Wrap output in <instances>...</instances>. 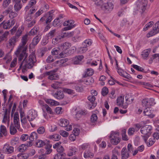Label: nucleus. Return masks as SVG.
<instances>
[{"label": "nucleus", "instance_id": "f257e3e1", "mask_svg": "<svg viewBox=\"0 0 159 159\" xmlns=\"http://www.w3.org/2000/svg\"><path fill=\"white\" fill-rule=\"evenodd\" d=\"M28 34H26L23 35L21 39V43L19 45L16 51L15 52V54L18 56V60L21 61L24 56L26 57V53L27 47L25 45L28 40Z\"/></svg>", "mask_w": 159, "mask_h": 159}, {"label": "nucleus", "instance_id": "f03ea898", "mask_svg": "<svg viewBox=\"0 0 159 159\" xmlns=\"http://www.w3.org/2000/svg\"><path fill=\"white\" fill-rule=\"evenodd\" d=\"M26 57L24 56L23 58L24 59L22 61L23 64H24L23 71H26V68H31L34 66V64L36 61V59L34 55V54H30L28 58H26L28 56V54Z\"/></svg>", "mask_w": 159, "mask_h": 159}, {"label": "nucleus", "instance_id": "7ed1b4c3", "mask_svg": "<svg viewBox=\"0 0 159 159\" xmlns=\"http://www.w3.org/2000/svg\"><path fill=\"white\" fill-rule=\"evenodd\" d=\"M152 127L151 125H147L142 126L140 129L142 136L145 142L148 140L152 132Z\"/></svg>", "mask_w": 159, "mask_h": 159}, {"label": "nucleus", "instance_id": "20e7f679", "mask_svg": "<svg viewBox=\"0 0 159 159\" xmlns=\"http://www.w3.org/2000/svg\"><path fill=\"white\" fill-rule=\"evenodd\" d=\"M96 5L101 7L107 13H110L113 10L114 5L112 2H104L102 0H100L98 2H96Z\"/></svg>", "mask_w": 159, "mask_h": 159}, {"label": "nucleus", "instance_id": "39448f33", "mask_svg": "<svg viewBox=\"0 0 159 159\" xmlns=\"http://www.w3.org/2000/svg\"><path fill=\"white\" fill-rule=\"evenodd\" d=\"M36 3V0H30L25 8L24 10L25 12L30 14H32L34 13L36 11L35 6Z\"/></svg>", "mask_w": 159, "mask_h": 159}, {"label": "nucleus", "instance_id": "423d86ee", "mask_svg": "<svg viewBox=\"0 0 159 159\" xmlns=\"http://www.w3.org/2000/svg\"><path fill=\"white\" fill-rule=\"evenodd\" d=\"M148 4L147 0H139L136 2V9L141 13L144 12Z\"/></svg>", "mask_w": 159, "mask_h": 159}, {"label": "nucleus", "instance_id": "0eeeda50", "mask_svg": "<svg viewBox=\"0 0 159 159\" xmlns=\"http://www.w3.org/2000/svg\"><path fill=\"white\" fill-rule=\"evenodd\" d=\"M43 111V115L44 118L48 120V114L52 115L53 112L52 109L47 104H44L41 108Z\"/></svg>", "mask_w": 159, "mask_h": 159}, {"label": "nucleus", "instance_id": "6e6552de", "mask_svg": "<svg viewBox=\"0 0 159 159\" xmlns=\"http://www.w3.org/2000/svg\"><path fill=\"white\" fill-rule=\"evenodd\" d=\"M110 142L113 145H116L120 141L119 134L117 132H112L110 136Z\"/></svg>", "mask_w": 159, "mask_h": 159}, {"label": "nucleus", "instance_id": "1a4fd4ad", "mask_svg": "<svg viewBox=\"0 0 159 159\" xmlns=\"http://www.w3.org/2000/svg\"><path fill=\"white\" fill-rule=\"evenodd\" d=\"M155 104L154 99L153 98L145 99L142 100V105L143 107L145 108L151 107Z\"/></svg>", "mask_w": 159, "mask_h": 159}, {"label": "nucleus", "instance_id": "9d476101", "mask_svg": "<svg viewBox=\"0 0 159 159\" xmlns=\"http://www.w3.org/2000/svg\"><path fill=\"white\" fill-rule=\"evenodd\" d=\"M53 11H48L46 13L44 16L41 18L40 20L41 21H43L46 18V23H47L50 22L52 20L53 15L52 13Z\"/></svg>", "mask_w": 159, "mask_h": 159}, {"label": "nucleus", "instance_id": "9b49d317", "mask_svg": "<svg viewBox=\"0 0 159 159\" xmlns=\"http://www.w3.org/2000/svg\"><path fill=\"white\" fill-rule=\"evenodd\" d=\"M74 21L72 20H69L65 21L63 23V25L67 27L64 28L62 29V30H69L74 27V25L73 24Z\"/></svg>", "mask_w": 159, "mask_h": 159}, {"label": "nucleus", "instance_id": "f8f14e48", "mask_svg": "<svg viewBox=\"0 0 159 159\" xmlns=\"http://www.w3.org/2000/svg\"><path fill=\"white\" fill-rule=\"evenodd\" d=\"M37 116V112L34 110H31L28 112L27 118L29 121H31L34 119Z\"/></svg>", "mask_w": 159, "mask_h": 159}, {"label": "nucleus", "instance_id": "ddd939ff", "mask_svg": "<svg viewBox=\"0 0 159 159\" xmlns=\"http://www.w3.org/2000/svg\"><path fill=\"white\" fill-rule=\"evenodd\" d=\"M55 71L52 70L48 72H46L45 74L49 75L48 79L50 80H56L59 78L58 75L55 73Z\"/></svg>", "mask_w": 159, "mask_h": 159}, {"label": "nucleus", "instance_id": "4468645a", "mask_svg": "<svg viewBox=\"0 0 159 159\" xmlns=\"http://www.w3.org/2000/svg\"><path fill=\"white\" fill-rule=\"evenodd\" d=\"M13 121L15 127L17 129L20 128V124L18 113L16 112L13 116Z\"/></svg>", "mask_w": 159, "mask_h": 159}, {"label": "nucleus", "instance_id": "2eb2a0df", "mask_svg": "<svg viewBox=\"0 0 159 159\" xmlns=\"http://www.w3.org/2000/svg\"><path fill=\"white\" fill-rule=\"evenodd\" d=\"M2 151L4 153L7 154H9L12 153L13 152V148L10 146L8 144H5L2 148Z\"/></svg>", "mask_w": 159, "mask_h": 159}, {"label": "nucleus", "instance_id": "dca6fc26", "mask_svg": "<svg viewBox=\"0 0 159 159\" xmlns=\"http://www.w3.org/2000/svg\"><path fill=\"white\" fill-rule=\"evenodd\" d=\"M159 32V21L155 24V28L147 34L148 37H150Z\"/></svg>", "mask_w": 159, "mask_h": 159}, {"label": "nucleus", "instance_id": "f3484780", "mask_svg": "<svg viewBox=\"0 0 159 159\" xmlns=\"http://www.w3.org/2000/svg\"><path fill=\"white\" fill-rule=\"evenodd\" d=\"M152 111L151 107L146 108L144 110L143 113L144 115L147 116L149 118H153L155 115L152 114Z\"/></svg>", "mask_w": 159, "mask_h": 159}, {"label": "nucleus", "instance_id": "a211bd4d", "mask_svg": "<svg viewBox=\"0 0 159 159\" xmlns=\"http://www.w3.org/2000/svg\"><path fill=\"white\" fill-rule=\"evenodd\" d=\"M32 145V142L29 141L26 144H22L19 147V150L20 152H23L25 150L26 148Z\"/></svg>", "mask_w": 159, "mask_h": 159}, {"label": "nucleus", "instance_id": "6ab92c4d", "mask_svg": "<svg viewBox=\"0 0 159 159\" xmlns=\"http://www.w3.org/2000/svg\"><path fill=\"white\" fill-rule=\"evenodd\" d=\"M121 156L122 159H126L129 156V152L127 151L126 148L124 147L121 151Z\"/></svg>", "mask_w": 159, "mask_h": 159}, {"label": "nucleus", "instance_id": "aec40b11", "mask_svg": "<svg viewBox=\"0 0 159 159\" xmlns=\"http://www.w3.org/2000/svg\"><path fill=\"white\" fill-rule=\"evenodd\" d=\"M84 157L85 158H91L94 157L92 151L90 150H86L84 153Z\"/></svg>", "mask_w": 159, "mask_h": 159}, {"label": "nucleus", "instance_id": "412c9836", "mask_svg": "<svg viewBox=\"0 0 159 159\" xmlns=\"http://www.w3.org/2000/svg\"><path fill=\"white\" fill-rule=\"evenodd\" d=\"M151 50L150 48L145 49L141 53L142 58L144 60H147L150 52Z\"/></svg>", "mask_w": 159, "mask_h": 159}, {"label": "nucleus", "instance_id": "4be33fe9", "mask_svg": "<svg viewBox=\"0 0 159 159\" xmlns=\"http://www.w3.org/2000/svg\"><path fill=\"white\" fill-rule=\"evenodd\" d=\"M49 142V141L47 140L44 141L42 140L39 139L37 141L36 143V146L38 148L42 147L45 145L46 143H48Z\"/></svg>", "mask_w": 159, "mask_h": 159}, {"label": "nucleus", "instance_id": "5701e85b", "mask_svg": "<svg viewBox=\"0 0 159 159\" xmlns=\"http://www.w3.org/2000/svg\"><path fill=\"white\" fill-rule=\"evenodd\" d=\"M53 95L54 98L58 99H62L64 97L63 92L62 91H57L53 94Z\"/></svg>", "mask_w": 159, "mask_h": 159}, {"label": "nucleus", "instance_id": "b1692460", "mask_svg": "<svg viewBox=\"0 0 159 159\" xmlns=\"http://www.w3.org/2000/svg\"><path fill=\"white\" fill-rule=\"evenodd\" d=\"M45 102L51 106H57L59 105V102L51 99H45Z\"/></svg>", "mask_w": 159, "mask_h": 159}, {"label": "nucleus", "instance_id": "393cba45", "mask_svg": "<svg viewBox=\"0 0 159 159\" xmlns=\"http://www.w3.org/2000/svg\"><path fill=\"white\" fill-rule=\"evenodd\" d=\"M10 8H11L10 9H9L6 10L4 11L3 13L7 14L10 12L9 14V16L11 18H13L16 16L17 15L16 13L14 12L11 11V10L12 8V7L11 6L10 7Z\"/></svg>", "mask_w": 159, "mask_h": 159}, {"label": "nucleus", "instance_id": "a878e982", "mask_svg": "<svg viewBox=\"0 0 159 159\" xmlns=\"http://www.w3.org/2000/svg\"><path fill=\"white\" fill-rule=\"evenodd\" d=\"M69 124L68 120L66 119H61L58 121L59 125L62 127H66Z\"/></svg>", "mask_w": 159, "mask_h": 159}, {"label": "nucleus", "instance_id": "bb28decb", "mask_svg": "<svg viewBox=\"0 0 159 159\" xmlns=\"http://www.w3.org/2000/svg\"><path fill=\"white\" fill-rule=\"evenodd\" d=\"M84 58L83 55H79L74 57L73 60L72 61L74 64H79L82 60Z\"/></svg>", "mask_w": 159, "mask_h": 159}, {"label": "nucleus", "instance_id": "cd10ccee", "mask_svg": "<svg viewBox=\"0 0 159 159\" xmlns=\"http://www.w3.org/2000/svg\"><path fill=\"white\" fill-rule=\"evenodd\" d=\"M16 42L15 37H13L9 40V43L7 46L9 48H12L14 46Z\"/></svg>", "mask_w": 159, "mask_h": 159}, {"label": "nucleus", "instance_id": "c85d7f7f", "mask_svg": "<svg viewBox=\"0 0 159 159\" xmlns=\"http://www.w3.org/2000/svg\"><path fill=\"white\" fill-rule=\"evenodd\" d=\"M77 149L75 147H71L70 148L68 152L67 155L69 156H72L77 152Z\"/></svg>", "mask_w": 159, "mask_h": 159}, {"label": "nucleus", "instance_id": "c756f323", "mask_svg": "<svg viewBox=\"0 0 159 159\" xmlns=\"http://www.w3.org/2000/svg\"><path fill=\"white\" fill-rule=\"evenodd\" d=\"M98 62H100V67L102 66V63L101 60H96L91 61L90 62L88 61L87 63L88 64H89L91 66H95L97 65Z\"/></svg>", "mask_w": 159, "mask_h": 159}, {"label": "nucleus", "instance_id": "7c9ffc66", "mask_svg": "<svg viewBox=\"0 0 159 159\" xmlns=\"http://www.w3.org/2000/svg\"><path fill=\"white\" fill-rule=\"evenodd\" d=\"M94 73L93 70L91 68H88L86 69L85 72V75L83 76L84 77H86L87 76H91Z\"/></svg>", "mask_w": 159, "mask_h": 159}, {"label": "nucleus", "instance_id": "2f4dec72", "mask_svg": "<svg viewBox=\"0 0 159 159\" xmlns=\"http://www.w3.org/2000/svg\"><path fill=\"white\" fill-rule=\"evenodd\" d=\"M124 95H122L119 97L117 99V103L118 105L121 106L124 102Z\"/></svg>", "mask_w": 159, "mask_h": 159}, {"label": "nucleus", "instance_id": "473e14b6", "mask_svg": "<svg viewBox=\"0 0 159 159\" xmlns=\"http://www.w3.org/2000/svg\"><path fill=\"white\" fill-rule=\"evenodd\" d=\"M157 54H154L151 55L148 60V63L150 64H152L153 61L157 62Z\"/></svg>", "mask_w": 159, "mask_h": 159}, {"label": "nucleus", "instance_id": "72a5a7b5", "mask_svg": "<svg viewBox=\"0 0 159 159\" xmlns=\"http://www.w3.org/2000/svg\"><path fill=\"white\" fill-rule=\"evenodd\" d=\"M38 138L37 134L35 132H33L31 133L29 137L30 141H33L34 139H37Z\"/></svg>", "mask_w": 159, "mask_h": 159}, {"label": "nucleus", "instance_id": "f704fd0d", "mask_svg": "<svg viewBox=\"0 0 159 159\" xmlns=\"http://www.w3.org/2000/svg\"><path fill=\"white\" fill-rule=\"evenodd\" d=\"M49 138L53 141H58L60 139L61 136L58 134H55L53 135H50Z\"/></svg>", "mask_w": 159, "mask_h": 159}, {"label": "nucleus", "instance_id": "c9c22d12", "mask_svg": "<svg viewBox=\"0 0 159 159\" xmlns=\"http://www.w3.org/2000/svg\"><path fill=\"white\" fill-rule=\"evenodd\" d=\"M57 58L56 56H54L52 55H50L47 58L46 61L47 63H50L53 61Z\"/></svg>", "mask_w": 159, "mask_h": 159}, {"label": "nucleus", "instance_id": "e433bc0d", "mask_svg": "<svg viewBox=\"0 0 159 159\" xmlns=\"http://www.w3.org/2000/svg\"><path fill=\"white\" fill-rule=\"evenodd\" d=\"M39 30L38 27H34L29 32L30 35H33L36 34Z\"/></svg>", "mask_w": 159, "mask_h": 159}, {"label": "nucleus", "instance_id": "4c0bfd02", "mask_svg": "<svg viewBox=\"0 0 159 159\" xmlns=\"http://www.w3.org/2000/svg\"><path fill=\"white\" fill-rule=\"evenodd\" d=\"M0 131L2 133L4 136H7V131L6 127L2 125H1L0 127Z\"/></svg>", "mask_w": 159, "mask_h": 159}, {"label": "nucleus", "instance_id": "58836bf2", "mask_svg": "<svg viewBox=\"0 0 159 159\" xmlns=\"http://www.w3.org/2000/svg\"><path fill=\"white\" fill-rule=\"evenodd\" d=\"M98 117L97 115L95 114H93L90 118V121L92 123H95L97 121Z\"/></svg>", "mask_w": 159, "mask_h": 159}, {"label": "nucleus", "instance_id": "ea45409f", "mask_svg": "<svg viewBox=\"0 0 159 159\" xmlns=\"http://www.w3.org/2000/svg\"><path fill=\"white\" fill-rule=\"evenodd\" d=\"M56 30L54 29L51 31L48 34L46 35L48 39H51L54 36Z\"/></svg>", "mask_w": 159, "mask_h": 159}, {"label": "nucleus", "instance_id": "a19ab883", "mask_svg": "<svg viewBox=\"0 0 159 159\" xmlns=\"http://www.w3.org/2000/svg\"><path fill=\"white\" fill-rule=\"evenodd\" d=\"M41 37L40 36H37L33 39L32 41L33 44L34 45H36L40 40Z\"/></svg>", "mask_w": 159, "mask_h": 159}, {"label": "nucleus", "instance_id": "79ce46f5", "mask_svg": "<svg viewBox=\"0 0 159 159\" xmlns=\"http://www.w3.org/2000/svg\"><path fill=\"white\" fill-rule=\"evenodd\" d=\"M10 21H8L7 22H5L4 21L1 23L3 25V28L5 29H8L11 27L10 25Z\"/></svg>", "mask_w": 159, "mask_h": 159}, {"label": "nucleus", "instance_id": "37998d69", "mask_svg": "<svg viewBox=\"0 0 159 159\" xmlns=\"http://www.w3.org/2000/svg\"><path fill=\"white\" fill-rule=\"evenodd\" d=\"M19 159H27L29 157V154L27 153L18 154L17 155Z\"/></svg>", "mask_w": 159, "mask_h": 159}, {"label": "nucleus", "instance_id": "c03bdc74", "mask_svg": "<svg viewBox=\"0 0 159 159\" xmlns=\"http://www.w3.org/2000/svg\"><path fill=\"white\" fill-rule=\"evenodd\" d=\"M63 90L64 92L70 95L73 94L75 93L74 90L67 88H64Z\"/></svg>", "mask_w": 159, "mask_h": 159}, {"label": "nucleus", "instance_id": "a18cd8bd", "mask_svg": "<svg viewBox=\"0 0 159 159\" xmlns=\"http://www.w3.org/2000/svg\"><path fill=\"white\" fill-rule=\"evenodd\" d=\"M153 22L152 21H150L146 24L143 28V30L145 31L150 28L153 25Z\"/></svg>", "mask_w": 159, "mask_h": 159}, {"label": "nucleus", "instance_id": "49530a36", "mask_svg": "<svg viewBox=\"0 0 159 159\" xmlns=\"http://www.w3.org/2000/svg\"><path fill=\"white\" fill-rule=\"evenodd\" d=\"M84 46L82 47H80L79 48V51L81 53H85L88 50L87 46H85V45H84Z\"/></svg>", "mask_w": 159, "mask_h": 159}, {"label": "nucleus", "instance_id": "de8ad7c7", "mask_svg": "<svg viewBox=\"0 0 159 159\" xmlns=\"http://www.w3.org/2000/svg\"><path fill=\"white\" fill-rule=\"evenodd\" d=\"M60 52V49L59 48H53L51 51L52 54L54 56L57 55Z\"/></svg>", "mask_w": 159, "mask_h": 159}, {"label": "nucleus", "instance_id": "09e8293b", "mask_svg": "<svg viewBox=\"0 0 159 159\" xmlns=\"http://www.w3.org/2000/svg\"><path fill=\"white\" fill-rule=\"evenodd\" d=\"M16 2V3L14 6V8L16 11H18L21 8L22 5L20 2Z\"/></svg>", "mask_w": 159, "mask_h": 159}, {"label": "nucleus", "instance_id": "8fccbe9b", "mask_svg": "<svg viewBox=\"0 0 159 159\" xmlns=\"http://www.w3.org/2000/svg\"><path fill=\"white\" fill-rule=\"evenodd\" d=\"M10 133L11 134H14L16 133L17 130L13 124H11L10 128Z\"/></svg>", "mask_w": 159, "mask_h": 159}, {"label": "nucleus", "instance_id": "3c124183", "mask_svg": "<svg viewBox=\"0 0 159 159\" xmlns=\"http://www.w3.org/2000/svg\"><path fill=\"white\" fill-rule=\"evenodd\" d=\"M64 37L69 38L72 37L74 34L73 31L66 32L63 33Z\"/></svg>", "mask_w": 159, "mask_h": 159}, {"label": "nucleus", "instance_id": "603ef678", "mask_svg": "<svg viewBox=\"0 0 159 159\" xmlns=\"http://www.w3.org/2000/svg\"><path fill=\"white\" fill-rule=\"evenodd\" d=\"M67 60V59L66 58L62 59L57 61L56 63L58 64V66H61L63 63L66 62Z\"/></svg>", "mask_w": 159, "mask_h": 159}, {"label": "nucleus", "instance_id": "864d4df0", "mask_svg": "<svg viewBox=\"0 0 159 159\" xmlns=\"http://www.w3.org/2000/svg\"><path fill=\"white\" fill-rule=\"evenodd\" d=\"M135 130V128L133 127L129 128L128 130V134L129 135L131 136L134 134Z\"/></svg>", "mask_w": 159, "mask_h": 159}, {"label": "nucleus", "instance_id": "5fc2aeb1", "mask_svg": "<svg viewBox=\"0 0 159 159\" xmlns=\"http://www.w3.org/2000/svg\"><path fill=\"white\" fill-rule=\"evenodd\" d=\"M84 82L87 84H91L94 82V80L93 78L89 77Z\"/></svg>", "mask_w": 159, "mask_h": 159}, {"label": "nucleus", "instance_id": "6e6d98bb", "mask_svg": "<svg viewBox=\"0 0 159 159\" xmlns=\"http://www.w3.org/2000/svg\"><path fill=\"white\" fill-rule=\"evenodd\" d=\"M108 92V90L107 88L104 87L102 90L101 93L102 96H106Z\"/></svg>", "mask_w": 159, "mask_h": 159}, {"label": "nucleus", "instance_id": "4d7b16f0", "mask_svg": "<svg viewBox=\"0 0 159 159\" xmlns=\"http://www.w3.org/2000/svg\"><path fill=\"white\" fill-rule=\"evenodd\" d=\"M61 83L56 82L51 85V87L54 89H57L59 87Z\"/></svg>", "mask_w": 159, "mask_h": 159}, {"label": "nucleus", "instance_id": "13d9d810", "mask_svg": "<svg viewBox=\"0 0 159 159\" xmlns=\"http://www.w3.org/2000/svg\"><path fill=\"white\" fill-rule=\"evenodd\" d=\"M45 131L44 128L41 126L39 127L37 129V132L39 134H43Z\"/></svg>", "mask_w": 159, "mask_h": 159}, {"label": "nucleus", "instance_id": "bf43d9fd", "mask_svg": "<svg viewBox=\"0 0 159 159\" xmlns=\"http://www.w3.org/2000/svg\"><path fill=\"white\" fill-rule=\"evenodd\" d=\"M132 66L134 69L139 71L142 72L144 70V69L143 68L137 65H133Z\"/></svg>", "mask_w": 159, "mask_h": 159}, {"label": "nucleus", "instance_id": "052dcab7", "mask_svg": "<svg viewBox=\"0 0 159 159\" xmlns=\"http://www.w3.org/2000/svg\"><path fill=\"white\" fill-rule=\"evenodd\" d=\"M92 40L90 39H86L84 42V43L86 45L85 46H87V47L90 46L92 44Z\"/></svg>", "mask_w": 159, "mask_h": 159}, {"label": "nucleus", "instance_id": "680f3d73", "mask_svg": "<svg viewBox=\"0 0 159 159\" xmlns=\"http://www.w3.org/2000/svg\"><path fill=\"white\" fill-rule=\"evenodd\" d=\"M3 59L6 60V63H8L11 60V57L10 55H6L3 58Z\"/></svg>", "mask_w": 159, "mask_h": 159}, {"label": "nucleus", "instance_id": "e2e57ef3", "mask_svg": "<svg viewBox=\"0 0 159 159\" xmlns=\"http://www.w3.org/2000/svg\"><path fill=\"white\" fill-rule=\"evenodd\" d=\"M59 133L60 135L64 137H67L69 135L68 133L64 130H60Z\"/></svg>", "mask_w": 159, "mask_h": 159}, {"label": "nucleus", "instance_id": "0e129e2a", "mask_svg": "<svg viewBox=\"0 0 159 159\" xmlns=\"http://www.w3.org/2000/svg\"><path fill=\"white\" fill-rule=\"evenodd\" d=\"M55 111L58 114L62 113V108L60 107H57L55 109Z\"/></svg>", "mask_w": 159, "mask_h": 159}, {"label": "nucleus", "instance_id": "69168bd1", "mask_svg": "<svg viewBox=\"0 0 159 159\" xmlns=\"http://www.w3.org/2000/svg\"><path fill=\"white\" fill-rule=\"evenodd\" d=\"M80 147L82 149L85 150L88 148H89L90 145L88 143H85L82 144Z\"/></svg>", "mask_w": 159, "mask_h": 159}, {"label": "nucleus", "instance_id": "338daca9", "mask_svg": "<svg viewBox=\"0 0 159 159\" xmlns=\"http://www.w3.org/2000/svg\"><path fill=\"white\" fill-rule=\"evenodd\" d=\"M29 136L27 134H23L20 137V139L23 141H25L28 139Z\"/></svg>", "mask_w": 159, "mask_h": 159}, {"label": "nucleus", "instance_id": "774afa93", "mask_svg": "<svg viewBox=\"0 0 159 159\" xmlns=\"http://www.w3.org/2000/svg\"><path fill=\"white\" fill-rule=\"evenodd\" d=\"M65 155V154L63 153L61 154L58 153L55 155L54 159H61V156H64Z\"/></svg>", "mask_w": 159, "mask_h": 159}]
</instances>
